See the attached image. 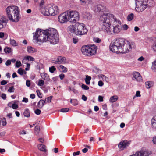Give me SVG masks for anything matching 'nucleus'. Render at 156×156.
<instances>
[{
	"mask_svg": "<svg viewBox=\"0 0 156 156\" xmlns=\"http://www.w3.org/2000/svg\"><path fill=\"white\" fill-rule=\"evenodd\" d=\"M99 23L102 30L108 34L119 33L122 28L121 22L112 14H103L100 16Z\"/></svg>",
	"mask_w": 156,
	"mask_h": 156,
	"instance_id": "1",
	"label": "nucleus"
},
{
	"mask_svg": "<svg viewBox=\"0 0 156 156\" xmlns=\"http://www.w3.org/2000/svg\"><path fill=\"white\" fill-rule=\"evenodd\" d=\"M34 39L40 45L47 41L52 44H55L58 42L59 35L57 30L54 28L42 31L39 29L34 34Z\"/></svg>",
	"mask_w": 156,
	"mask_h": 156,
	"instance_id": "2",
	"label": "nucleus"
},
{
	"mask_svg": "<svg viewBox=\"0 0 156 156\" xmlns=\"http://www.w3.org/2000/svg\"><path fill=\"white\" fill-rule=\"evenodd\" d=\"M109 49L113 52L124 54L131 51L132 47L128 41H125L122 39L118 38L111 43Z\"/></svg>",
	"mask_w": 156,
	"mask_h": 156,
	"instance_id": "3",
	"label": "nucleus"
},
{
	"mask_svg": "<svg viewBox=\"0 0 156 156\" xmlns=\"http://www.w3.org/2000/svg\"><path fill=\"white\" fill-rule=\"evenodd\" d=\"M7 15L9 20L14 22H17L19 16L18 8L16 6H9L6 9Z\"/></svg>",
	"mask_w": 156,
	"mask_h": 156,
	"instance_id": "4",
	"label": "nucleus"
},
{
	"mask_svg": "<svg viewBox=\"0 0 156 156\" xmlns=\"http://www.w3.org/2000/svg\"><path fill=\"white\" fill-rule=\"evenodd\" d=\"M97 47L94 44L92 45H85L81 48L82 53L85 55L91 56L96 54L97 50Z\"/></svg>",
	"mask_w": 156,
	"mask_h": 156,
	"instance_id": "5",
	"label": "nucleus"
},
{
	"mask_svg": "<svg viewBox=\"0 0 156 156\" xmlns=\"http://www.w3.org/2000/svg\"><path fill=\"white\" fill-rule=\"evenodd\" d=\"M136 10L138 12H142L147 8L148 0H135Z\"/></svg>",
	"mask_w": 156,
	"mask_h": 156,
	"instance_id": "6",
	"label": "nucleus"
},
{
	"mask_svg": "<svg viewBox=\"0 0 156 156\" xmlns=\"http://www.w3.org/2000/svg\"><path fill=\"white\" fill-rule=\"evenodd\" d=\"M76 35L81 36L86 34L87 33V29L84 24L78 23L76 24Z\"/></svg>",
	"mask_w": 156,
	"mask_h": 156,
	"instance_id": "7",
	"label": "nucleus"
},
{
	"mask_svg": "<svg viewBox=\"0 0 156 156\" xmlns=\"http://www.w3.org/2000/svg\"><path fill=\"white\" fill-rule=\"evenodd\" d=\"M68 21L70 22L75 23L79 19V15L76 11H70L67 12Z\"/></svg>",
	"mask_w": 156,
	"mask_h": 156,
	"instance_id": "8",
	"label": "nucleus"
},
{
	"mask_svg": "<svg viewBox=\"0 0 156 156\" xmlns=\"http://www.w3.org/2000/svg\"><path fill=\"white\" fill-rule=\"evenodd\" d=\"M50 16H54L58 13L59 9L58 7L53 5L48 6Z\"/></svg>",
	"mask_w": 156,
	"mask_h": 156,
	"instance_id": "9",
	"label": "nucleus"
},
{
	"mask_svg": "<svg viewBox=\"0 0 156 156\" xmlns=\"http://www.w3.org/2000/svg\"><path fill=\"white\" fill-rule=\"evenodd\" d=\"M58 21L62 23L69 21L67 12L61 14L58 16Z\"/></svg>",
	"mask_w": 156,
	"mask_h": 156,
	"instance_id": "10",
	"label": "nucleus"
},
{
	"mask_svg": "<svg viewBox=\"0 0 156 156\" xmlns=\"http://www.w3.org/2000/svg\"><path fill=\"white\" fill-rule=\"evenodd\" d=\"M151 154V151L141 150L129 156H148Z\"/></svg>",
	"mask_w": 156,
	"mask_h": 156,
	"instance_id": "11",
	"label": "nucleus"
},
{
	"mask_svg": "<svg viewBox=\"0 0 156 156\" xmlns=\"http://www.w3.org/2000/svg\"><path fill=\"white\" fill-rule=\"evenodd\" d=\"M130 141H128L127 140H122L120 142L118 145V147L120 149L123 150L129 146L130 144Z\"/></svg>",
	"mask_w": 156,
	"mask_h": 156,
	"instance_id": "12",
	"label": "nucleus"
},
{
	"mask_svg": "<svg viewBox=\"0 0 156 156\" xmlns=\"http://www.w3.org/2000/svg\"><path fill=\"white\" fill-rule=\"evenodd\" d=\"M8 20L4 16H0V29H2L6 26Z\"/></svg>",
	"mask_w": 156,
	"mask_h": 156,
	"instance_id": "13",
	"label": "nucleus"
},
{
	"mask_svg": "<svg viewBox=\"0 0 156 156\" xmlns=\"http://www.w3.org/2000/svg\"><path fill=\"white\" fill-rule=\"evenodd\" d=\"M48 6L45 8L41 7L40 9V11L44 15L47 16H50Z\"/></svg>",
	"mask_w": 156,
	"mask_h": 156,
	"instance_id": "14",
	"label": "nucleus"
},
{
	"mask_svg": "<svg viewBox=\"0 0 156 156\" xmlns=\"http://www.w3.org/2000/svg\"><path fill=\"white\" fill-rule=\"evenodd\" d=\"M66 58L62 56H59L56 60L54 61V63L55 64H65L66 63Z\"/></svg>",
	"mask_w": 156,
	"mask_h": 156,
	"instance_id": "15",
	"label": "nucleus"
},
{
	"mask_svg": "<svg viewBox=\"0 0 156 156\" xmlns=\"http://www.w3.org/2000/svg\"><path fill=\"white\" fill-rule=\"evenodd\" d=\"M133 80H136L138 82H140L142 80V77L138 72H134L133 73Z\"/></svg>",
	"mask_w": 156,
	"mask_h": 156,
	"instance_id": "16",
	"label": "nucleus"
},
{
	"mask_svg": "<svg viewBox=\"0 0 156 156\" xmlns=\"http://www.w3.org/2000/svg\"><path fill=\"white\" fill-rule=\"evenodd\" d=\"M98 11L99 12L106 11L107 9L105 6L102 4H99L97 6Z\"/></svg>",
	"mask_w": 156,
	"mask_h": 156,
	"instance_id": "17",
	"label": "nucleus"
},
{
	"mask_svg": "<svg viewBox=\"0 0 156 156\" xmlns=\"http://www.w3.org/2000/svg\"><path fill=\"white\" fill-rule=\"evenodd\" d=\"M40 75L42 78L44 80L49 81L50 80L49 75L45 73H41Z\"/></svg>",
	"mask_w": 156,
	"mask_h": 156,
	"instance_id": "18",
	"label": "nucleus"
},
{
	"mask_svg": "<svg viewBox=\"0 0 156 156\" xmlns=\"http://www.w3.org/2000/svg\"><path fill=\"white\" fill-rule=\"evenodd\" d=\"M151 127L153 129H156V116H154L151 119Z\"/></svg>",
	"mask_w": 156,
	"mask_h": 156,
	"instance_id": "19",
	"label": "nucleus"
},
{
	"mask_svg": "<svg viewBox=\"0 0 156 156\" xmlns=\"http://www.w3.org/2000/svg\"><path fill=\"white\" fill-rule=\"evenodd\" d=\"M68 30L71 33H74L76 34V24L75 25H72L68 27Z\"/></svg>",
	"mask_w": 156,
	"mask_h": 156,
	"instance_id": "20",
	"label": "nucleus"
},
{
	"mask_svg": "<svg viewBox=\"0 0 156 156\" xmlns=\"http://www.w3.org/2000/svg\"><path fill=\"white\" fill-rule=\"evenodd\" d=\"M58 69L62 72L66 73L68 71L67 69L62 65H60L57 67Z\"/></svg>",
	"mask_w": 156,
	"mask_h": 156,
	"instance_id": "21",
	"label": "nucleus"
},
{
	"mask_svg": "<svg viewBox=\"0 0 156 156\" xmlns=\"http://www.w3.org/2000/svg\"><path fill=\"white\" fill-rule=\"evenodd\" d=\"M45 103V100L42 99L40 100L37 104L38 107L40 108H42L44 105Z\"/></svg>",
	"mask_w": 156,
	"mask_h": 156,
	"instance_id": "22",
	"label": "nucleus"
},
{
	"mask_svg": "<svg viewBox=\"0 0 156 156\" xmlns=\"http://www.w3.org/2000/svg\"><path fill=\"white\" fill-rule=\"evenodd\" d=\"M38 149L44 152L46 151V150L45 149L46 146L45 145L42 144H39L38 145Z\"/></svg>",
	"mask_w": 156,
	"mask_h": 156,
	"instance_id": "23",
	"label": "nucleus"
},
{
	"mask_svg": "<svg viewBox=\"0 0 156 156\" xmlns=\"http://www.w3.org/2000/svg\"><path fill=\"white\" fill-rule=\"evenodd\" d=\"M118 99V97L116 96H114L110 97L109 99V101L112 103H113L116 101Z\"/></svg>",
	"mask_w": 156,
	"mask_h": 156,
	"instance_id": "24",
	"label": "nucleus"
},
{
	"mask_svg": "<svg viewBox=\"0 0 156 156\" xmlns=\"http://www.w3.org/2000/svg\"><path fill=\"white\" fill-rule=\"evenodd\" d=\"M27 51L28 52L30 53H33L36 51V49L30 46H28Z\"/></svg>",
	"mask_w": 156,
	"mask_h": 156,
	"instance_id": "25",
	"label": "nucleus"
},
{
	"mask_svg": "<svg viewBox=\"0 0 156 156\" xmlns=\"http://www.w3.org/2000/svg\"><path fill=\"white\" fill-rule=\"evenodd\" d=\"M145 84L146 87L147 89H149L153 86L154 83L151 81H147L145 82Z\"/></svg>",
	"mask_w": 156,
	"mask_h": 156,
	"instance_id": "26",
	"label": "nucleus"
},
{
	"mask_svg": "<svg viewBox=\"0 0 156 156\" xmlns=\"http://www.w3.org/2000/svg\"><path fill=\"white\" fill-rule=\"evenodd\" d=\"M91 79V77L87 75L86 76V78L85 79V81L87 85H89L90 84V80Z\"/></svg>",
	"mask_w": 156,
	"mask_h": 156,
	"instance_id": "27",
	"label": "nucleus"
},
{
	"mask_svg": "<svg viewBox=\"0 0 156 156\" xmlns=\"http://www.w3.org/2000/svg\"><path fill=\"white\" fill-rule=\"evenodd\" d=\"M134 15L133 13L129 14L127 17V20L129 21L132 20L134 18Z\"/></svg>",
	"mask_w": 156,
	"mask_h": 156,
	"instance_id": "28",
	"label": "nucleus"
},
{
	"mask_svg": "<svg viewBox=\"0 0 156 156\" xmlns=\"http://www.w3.org/2000/svg\"><path fill=\"white\" fill-rule=\"evenodd\" d=\"M23 114L25 117H29L30 116V111L28 109H26L23 113Z\"/></svg>",
	"mask_w": 156,
	"mask_h": 156,
	"instance_id": "29",
	"label": "nucleus"
},
{
	"mask_svg": "<svg viewBox=\"0 0 156 156\" xmlns=\"http://www.w3.org/2000/svg\"><path fill=\"white\" fill-rule=\"evenodd\" d=\"M12 49L10 47H6L4 49V52L6 53H9L12 51Z\"/></svg>",
	"mask_w": 156,
	"mask_h": 156,
	"instance_id": "30",
	"label": "nucleus"
},
{
	"mask_svg": "<svg viewBox=\"0 0 156 156\" xmlns=\"http://www.w3.org/2000/svg\"><path fill=\"white\" fill-rule=\"evenodd\" d=\"M24 60H27L30 61H34V58L30 56H26L24 58Z\"/></svg>",
	"mask_w": 156,
	"mask_h": 156,
	"instance_id": "31",
	"label": "nucleus"
},
{
	"mask_svg": "<svg viewBox=\"0 0 156 156\" xmlns=\"http://www.w3.org/2000/svg\"><path fill=\"white\" fill-rule=\"evenodd\" d=\"M10 43L11 44L12 46H17L18 45V44L16 43V41L13 39H11L10 40Z\"/></svg>",
	"mask_w": 156,
	"mask_h": 156,
	"instance_id": "32",
	"label": "nucleus"
},
{
	"mask_svg": "<svg viewBox=\"0 0 156 156\" xmlns=\"http://www.w3.org/2000/svg\"><path fill=\"white\" fill-rule=\"evenodd\" d=\"M91 0H80V2L82 5H85L87 3H89Z\"/></svg>",
	"mask_w": 156,
	"mask_h": 156,
	"instance_id": "33",
	"label": "nucleus"
},
{
	"mask_svg": "<svg viewBox=\"0 0 156 156\" xmlns=\"http://www.w3.org/2000/svg\"><path fill=\"white\" fill-rule=\"evenodd\" d=\"M25 72V73H26V72L23 70L21 68H20L18 69L17 71L18 73L20 74L21 75H23V74L24 72Z\"/></svg>",
	"mask_w": 156,
	"mask_h": 156,
	"instance_id": "34",
	"label": "nucleus"
},
{
	"mask_svg": "<svg viewBox=\"0 0 156 156\" xmlns=\"http://www.w3.org/2000/svg\"><path fill=\"white\" fill-rule=\"evenodd\" d=\"M56 70V69L54 66H52L51 67L49 68V71L51 73H54V71Z\"/></svg>",
	"mask_w": 156,
	"mask_h": 156,
	"instance_id": "35",
	"label": "nucleus"
},
{
	"mask_svg": "<svg viewBox=\"0 0 156 156\" xmlns=\"http://www.w3.org/2000/svg\"><path fill=\"white\" fill-rule=\"evenodd\" d=\"M1 120L2 122V125L3 126H5L7 124L6 118L3 117L2 119H1Z\"/></svg>",
	"mask_w": 156,
	"mask_h": 156,
	"instance_id": "36",
	"label": "nucleus"
},
{
	"mask_svg": "<svg viewBox=\"0 0 156 156\" xmlns=\"http://www.w3.org/2000/svg\"><path fill=\"white\" fill-rule=\"evenodd\" d=\"M35 131L36 133H38L40 130V126H36L35 127Z\"/></svg>",
	"mask_w": 156,
	"mask_h": 156,
	"instance_id": "37",
	"label": "nucleus"
},
{
	"mask_svg": "<svg viewBox=\"0 0 156 156\" xmlns=\"http://www.w3.org/2000/svg\"><path fill=\"white\" fill-rule=\"evenodd\" d=\"M93 40L94 42L97 43H99L101 41V39L98 37L94 38L93 39Z\"/></svg>",
	"mask_w": 156,
	"mask_h": 156,
	"instance_id": "38",
	"label": "nucleus"
},
{
	"mask_svg": "<svg viewBox=\"0 0 156 156\" xmlns=\"http://www.w3.org/2000/svg\"><path fill=\"white\" fill-rule=\"evenodd\" d=\"M69 109L68 108H63L61 109L60 111L63 112H66L69 111Z\"/></svg>",
	"mask_w": 156,
	"mask_h": 156,
	"instance_id": "39",
	"label": "nucleus"
},
{
	"mask_svg": "<svg viewBox=\"0 0 156 156\" xmlns=\"http://www.w3.org/2000/svg\"><path fill=\"white\" fill-rule=\"evenodd\" d=\"M52 96H50L49 97H47L45 99V101H46V102L48 103L51 102V99H52Z\"/></svg>",
	"mask_w": 156,
	"mask_h": 156,
	"instance_id": "40",
	"label": "nucleus"
},
{
	"mask_svg": "<svg viewBox=\"0 0 156 156\" xmlns=\"http://www.w3.org/2000/svg\"><path fill=\"white\" fill-rule=\"evenodd\" d=\"M21 66V63L20 61H17L16 63V67L19 68Z\"/></svg>",
	"mask_w": 156,
	"mask_h": 156,
	"instance_id": "41",
	"label": "nucleus"
},
{
	"mask_svg": "<svg viewBox=\"0 0 156 156\" xmlns=\"http://www.w3.org/2000/svg\"><path fill=\"white\" fill-rule=\"evenodd\" d=\"M44 81L42 80H39L38 82V85L40 86H41L44 85Z\"/></svg>",
	"mask_w": 156,
	"mask_h": 156,
	"instance_id": "42",
	"label": "nucleus"
},
{
	"mask_svg": "<svg viewBox=\"0 0 156 156\" xmlns=\"http://www.w3.org/2000/svg\"><path fill=\"white\" fill-rule=\"evenodd\" d=\"M82 88L83 89L85 90H88L89 89V87L87 86L84 84H82L81 86Z\"/></svg>",
	"mask_w": 156,
	"mask_h": 156,
	"instance_id": "43",
	"label": "nucleus"
},
{
	"mask_svg": "<svg viewBox=\"0 0 156 156\" xmlns=\"http://www.w3.org/2000/svg\"><path fill=\"white\" fill-rule=\"evenodd\" d=\"M15 89L13 86H11L9 87L8 91L9 92L11 93L14 92Z\"/></svg>",
	"mask_w": 156,
	"mask_h": 156,
	"instance_id": "44",
	"label": "nucleus"
},
{
	"mask_svg": "<svg viewBox=\"0 0 156 156\" xmlns=\"http://www.w3.org/2000/svg\"><path fill=\"white\" fill-rule=\"evenodd\" d=\"M12 108L14 109H16L18 108V105L15 103L12 104Z\"/></svg>",
	"mask_w": 156,
	"mask_h": 156,
	"instance_id": "45",
	"label": "nucleus"
},
{
	"mask_svg": "<svg viewBox=\"0 0 156 156\" xmlns=\"http://www.w3.org/2000/svg\"><path fill=\"white\" fill-rule=\"evenodd\" d=\"M36 92L39 98H42L41 93L40 92L39 90H37L36 91Z\"/></svg>",
	"mask_w": 156,
	"mask_h": 156,
	"instance_id": "46",
	"label": "nucleus"
},
{
	"mask_svg": "<svg viewBox=\"0 0 156 156\" xmlns=\"http://www.w3.org/2000/svg\"><path fill=\"white\" fill-rule=\"evenodd\" d=\"M73 105H77L78 104L77 100L76 99H73V102L72 104Z\"/></svg>",
	"mask_w": 156,
	"mask_h": 156,
	"instance_id": "47",
	"label": "nucleus"
},
{
	"mask_svg": "<svg viewBox=\"0 0 156 156\" xmlns=\"http://www.w3.org/2000/svg\"><path fill=\"white\" fill-rule=\"evenodd\" d=\"M34 112L36 114L39 115L41 114V111L38 109H37L35 110Z\"/></svg>",
	"mask_w": 156,
	"mask_h": 156,
	"instance_id": "48",
	"label": "nucleus"
},
{
	"mask_svg": "<svg viewBox=\"0 0 156 156\" xmlns=\"http://www.w3.org/2000/svg\"><path fill=\"white\" fill-rule=\"evenodd\" d=\"M73 42L74 44H76L78 42V39L76 37H73Z\"/></svg>",
	"mask_w": 156,
	"mask_h": 156,
	"instance_id": "49",
	"label": "nucleus"
},
{
	"mask_svg": "<svg viewBox=\"0 0 156 156\" xmlns=\"http://www.w3.org/2000/svg\"><path fill=\"white\" fill-rule=\"evenodd\" d=\"M152 49L153 51L156 52V42L154 43L152 45Z\"/></svg>",
	"mask_w": 156,
	"mask_h": 156,
	"instance_id": "50",
	"label": "nucleus"
},
{
	"mask_svg": "<svg viewBox=\"0 0 156 156\" xmlns=\"http://www.w3.org/2000/svg\"><path fill=\"white\" fill-rule=\"evenodd\" d=\"M152 68L153 69H156V60L152 63Z\"/></svg>",
	"mask_w": 156,
	"mask_h": 156,
	"instance_id": "51",
	"label": "nucleus"
},
{
	"mask_svg": "<svg viewBox=\"0 0 156 156\" xmlns=\"http://www.w3.org/2000/svg\"><path fill=\"white\" fill-rule=\"evenodd\" d=\"M8 83V82L6 80H3L1 82V85H5L6 84Z\"/></svg>",
	"mask_w": 156,
	"mask_h": 156,
	"instance_id": "52",
	"label": "nucleus"
},
{
	"mask_svg": "<svg viewBox=\"0 0 156 156\" xmlns=\"http://www.w3.org/2000/svg\"><path fill=\"white\" fill-rule=\"evenodd\" d=\"M98 85L100 87H102L104 85V83L102 81L100 80L98 82Z\"/></svg>",
	"mask_w": 156,
	"mask_h": 156,
	"instance_id": "53",
	"label": "nucleus"
},
{
	"mask_svg": "<svg viewBox=\"0 0 156 156\" xmlns=\"http://www.w3.org/2000/svg\"><path fill=\"white\" fill-rule=\"evenodd\" d=\"M98 101L100 102H102L103 101V98L102 96H98Z\"/></svg>",
	"mask_w": 156,
	"mask_h": 156,
	"instance_id": "54",
	"label": "nucleus"
},
{
	"mask_svg": "<svg viewBox=\"0 0 156 156\" xmlns=\"http://www.w3.org/2000/svg\"><path fill=\"white\" fill-rule=\"evenodd\" d=\"M80 154V151H78L76 152H73V156L78 155H79Z\"/></svg>",
	"mask_w": 156,
	"mask_h": 156,
	"instance_id": "55",
	"label": "nucleus"
},
{
	"mask_svg": "<svg viewBox=\"0 0 156 156\" xmlns=\"http://www.w3.org/2000/svg\"><path fill=\"white\" fill-rule=\"evenodd\" d=\"M1 96L2 98L4 100H5L6 98V94H2Z\"/></svg>",
	"mask_w": 156,
	"mask_h": 156,
	"instance_id": "56",
	"label": "nucleus"
},
{
	"mask_svg": "<svg viewBox=\"0 0 156 156\" xmlns=\"http://www.w3.org/2000/svg\"><path fill=\"white\" fill-rule=\"evenodd\" d=\"M23 102H25L26 103H27L28 101V99L27 98L25 97H24L23 98V99L22 101Z\"/></svg>",
	"mask_w": 156,
	"mask_h": 156,
	"instance_id": "57",
	"label": "nucleus"
},
{
	"mask_svg": "<svg viewBox=\"0 0 156 156\" xmlns=\"http://www.w3.org/2000/svg\"><path fill=\"white\" fill-rule=\"evenodd\" d=\"M59 76L61 80H62L64 78L65 75L63 73H62L59 75Z\"/></svg>",
	"mask_w": 156,
	"mask_h": 156,
	"instance_id": "58",
	"label": "nucleus"
},
{
	"mask_svg": "<svg viewBox=\"0 0 156 156\" xmlns=\"http://www.w3.org/2000/svg\"><path fill=\"white\" fill-rule=\"evenodd\" d=\"M11 64V61L10 60H7L6 63H5V65L6 66H9Z\"/></svg>",
	"mask_w": 156,
	"mask_h": 156,
	"instance_id": "59",
	"label": "nucleus"
},
{
	"mask_svg": "<svg viewBox=\"0 0 156 156\" xmlns=\"http://www.w3.org/2000/svg\"><path fill=\"white\" fill-rule=\"evenodd\" d=\"M26 85L27 87H30V83L29 80H27L26 82Z\"/></svg>",
	"mask_w": 156,
	"mask_h": 156,
	"instance_id": "60",
	"label": "nucleus"
},
{
	"mask_svg": "<svg viewBox=\"0 0 156 156\" xmlns=\"http://www.w3.org/2000/svg\"><path fill=\"white\" fill-rule=\"evenodd\" d=\"M82 99L84 101H86L87 100V98L83 94L82 95Z\"/></svg>",
	"mask_w": 156,
	"mask_h": 156,
	"instance_id": "61",
	"label": "nucleus"
},
{
	"mask_svg": "<svg viewBox=\"0 0 156 156\" xmlns=\"http://www.w3.org/2000/svg\"><path fill=\"white\" fill-rule=\"evenodd\" d=\"M140 94V92L139 91H137L136 92V93L135 96L136 97H140L141 96Z\"/></svg>",
	"mask_w": 156,
	"mask_h": 156,
	"instance_id": "62",
	"label": "nucleus"
},
{
	"mask_svg": "<svg viewBox=\"0 0 156 156\" xmlns=\"http://www.w3.org/2000/svg\"><path fill=\"white\" fill-rule=\"evenodd\" d=\"M35 95L34 94H32L30 95V98L32 99H34L35 98Z\"/></svg>",
	"mask_w": 156,
	"mask_h": 156,
	"instance_id": "63",
	"label": "nucleus"
},
{
	"mask_svg": "<svg viewBox=\"0 0 156 156\" xmlns=\"http://www.w3.org/2000/svg\"><path fill=\"white\" fill-rule=\"evenodd\" d=\"M152 141L154 144H156V136L153 137Z\"/></svg>",
	"mask_w": 156,
	"mask_h": 156,
	"instance_id": "64",
	"label": "nucleus"
}]
</instances>
